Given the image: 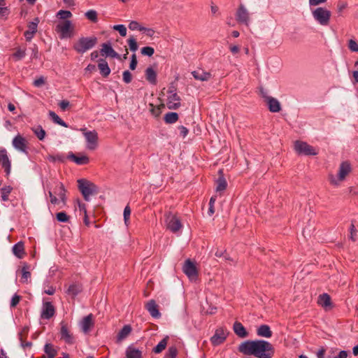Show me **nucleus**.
<instances>
[{
  "instance_id": "nucleus-57",
  "label": "nucleus",
  "mask_w": 358,
  "mask_h": 358,
  "mask_svg": "<svg viewBox=\"0 0 358 358\" xmlns=\"http://www.w3.org/2000/svg\"><path fill=\"white\" fill-rule=\"evenodd\" d=\"M215 202V198L212 196L209 201V208L208 213L209 215H212L214 213V203Z\"/></svg>"
},
{
  "instance_id": "nucleus-16",
  "label": "nucleus",
  "mask_w": 358,
  "mask_h": 358,
  "mask_svg": "<svg viewBox=\"0 0 358 358\" xmlns=\"http://www.w3.org/2000/svg\"><path fill=\"white\" fill-rule=\"evenodd\" d=\"M228 334L227 330L223 327L216 329L215 334L210 338V341L214 345L222 343Z\"/></svg>"
},
{
  "instance_id": "nucleus-40",
  "label": "nucleus",
  "mask_w": 358,
  "mask_h": 358,
  "mask_svg": "<svg viewBox=\"0 0 358 358\" xmlns=\"http://www.w3.org/2000/svg\"><path fill=\"white\" fill-rule=\"evenodd\" d=\"M13 188L11 186H4L1 189V200L3 201H8V196L10 193L11 192Z\"/></svg>"
},
{
  "instance_id": "nucleus-44",
  "label": "nucleus",
  "mask_w": 358,
  "mask_h": 358,
  "mask_svg": "<svg viewBox=\"0 0 358 358\" xmlns=\"http://www.w3.org/2000/svg\"><path fill=\"white\" fill-rule=\"evenodd\" d=\"M227 183L224 178H219L217 180L216 191L221 192L224 191L227 187Z\"/></svg>"
},
{
  "instance_id": "nucleus-18",
  "label": "nucleus",
  "mask_w": 358,
  "mask_h": 358,
  "mask_svg": "<svg viewBox=\"0 0 358 358\" xmlns=\"http://www.w3.org/2000/svg\"><path fill=\"white\" fill-rule=\"evenodd\" d=\"M55 313V310L51 302H45L43 304L41 317L45 320L50 319Z\"/></svg>"
},
{
  "instance_id": "nucleus-60",
  "label": "nucleus",
  "mask_w": 358,
  "mask_h": 358,
  "mask_svg": "<svg viewBox=\"0 0 358 358\" xmlns=\"http://www.w3.org/2000/svg\"><path fill=\"white\" fill-rule=\"evenodd\" d=\"M20 336V345L21 347L25 350L27 348H31L32 346V343L30 341L24 342L22 339L21 333L19 334Z\"/></svg>"
},
{
  "instance_id": "nucleus-17",
  "label": "nucleus",
  "mask_w": 358,
  "mask_h": 358,
  "mask_svg": "<svg viewBox=\"0 0 358 358\" xmlns=\"http://www.w3.org/2000/svg\"><path fill=\"white\" fill-rule=\"evenodd\" d=\"M100 53L102 56L109 57L111 58H119L120 55L117 53L112 47L110 42L103 43L101 45Z\"/></svg>"
},
{
  "instance_id": "nucleus-13",
  "label": "nucleus",
  "mask_w": 358,
  "mask_h": 358,
  "mask_svg": "<svg viewBox=\"0 0 358 358\" xmlns=\"http://www.w3.org/2000/svg\"><path fill=\"white\" fill-rule=\"evenodd\" d=\"M182 270L190 280H195L196 279L197 270L195 264L190 259H187L185 262Z\"/></svg>"
},
{
  "instance_id": "nucleus-14",
  "label": "nucleus",
  "mask_w": 358,
  "mask_h": 358,
  "mask_svg": "<svg viewBox=\"0 0 358 358\" xmlns=\"http://www.w3.org/2000/svg\"><path fill=\"white\" fill-rule=\"evenodd\" d=\"M0 164L4 169L6 176H9L11 171V162L5 148H0Z\"/></svg>"
},
{
  "instance_id": "nucleus-4",
  "label": "nucleus",
  "mask_w": 358,
  "mask_h": 358,
  "mask_svg": "<svg viewBox=\"0 0 358 358\" xmlns=\"http://www.w3.org/2000/svg\"><path fill=\"white\" fill-rule=\"evenodd\" d=\"M78 184L79 190L87 201L90 200L92 195L97 193V187L94 183L87 180L80 179L78 180Z\"/></svg>"
},
{
  "instance_id": "nucleus-7",
  "label": "nucleus",
  "mask_w": 358,
  "mask_h": 358,
  "mask_svg": "<svg viewBox=\"0 0 358 358\" xmlns=\"http://www.w3.org/2000/svg\"><path fill=\"white\" fill-rule=\"evenodd\" d=\"M61 39L69 38L73 36V25L71 20H64L59 22L55 28Z\"/></svg>"
},
{
  "instance_id": "nucleus-43",
  "label": "nucleus",
  "mask_w": 358,
  "mask_h": 358,
  "mask_svg": "<svg viewBox=\"0 0 358 358\" xmlns=\"http://www.w3.org/2000/svg\"><path fill=\"white\" fill-rule=\"evenodd\" d=\"M39 23V19L38 17H35L33 21L29 23L27 27V31H31L33 34H36L37 31L38 24Z\"/></svg>"
},
{
  "instance_id": "nucleus-32",
  "label": "nucleus",
  "mask_w": 358,
  "mask_h": 358,
  "mask_svg": "<svg viewBox=\"0 0 358 358\" xmlns=\"http://www.w3.org/2000/svg\"><path fill=\"white\" fill-rule=\"evenodd\" d=\"M44 352L47 355L46 358H55L57 354V350L52 343H46L44 345Z\"/></svg>"
},
{
  "instance_id": "nucleus-37",
  "label": "nucleus",
  "mask_w": 358,
  "mask_h": 358,
  "mask_svg": "<svg viewBox=\"0 0 358 358\" xmlns=\"http://www.w3.org/2000/svg\"><path fill=\"white\" fill-rule=\"evenodd\" d=\"M49 117L55 123L64 127H68L67 124L63 121L55 112L50 111Z\"/></svg>"
},
{
  "instance_id": "nucleus-50",
  "label": "nucleus",
  "mask_w": 358,
  "mask_h": 358,
  "mask_svg": "<svg viewBox=\"0 0 358 358\" xmlns=\"http://www.w3.org/2000/svg\"><path fill=\"white\" fill-rule=\"evenodd\" d=\"M141 54L143 55L151 57V56L153 55V54L155 52V50L152 47L146 46V47H143L141 49Z\"/></svg>"
},
{
  "instance_id": "nucleus-47",
  "label": "nucleus",
  "mask_w": 358,
  "mask_h": 358,
  "mask_svg": "<svg viewBox=\"0 0 358 358\" xmlns=\"http://www.w3.org/2000/svg\"><path fill=\"white\" fill-rule=\"evenodd\" d=\"M57 16L62 20H67L72 16V13L69 10H60L57 12Z\"/></svg>"
},
{
  "instance_id": "nucleus-5",
  "label": "nucleus",
  "mask_w": 358,
  "mask_h": 358,
  "mask_svg": "<svg viewBox=\"0 0 358 358\" xmlns=\"http://www.w3.org/2000/svg\"><path fill=\"white\" fill-rule=\"evenodd\" d=\"M55 194L59 196V199L50 189L48 190V195L50 196L51 203L53 205H58L62 203L63 206H65L66 203V189L62 182H57Z\"/></svg>"
},
{
  "instance_id": "nucleus-26",
  "label": "nucleus",
  "mask_w": 358,
  "mask_h": 358,
  "mask_svg": "<svg viewBox=\"0 0 358 358\" xmlns=\"http://www.w3.org/2000/svg\"><path fill=\"white\" fill-rule=\"evenodd\" d=\"M98 67H99V69L100 71V73L103 76V77H107L110 75V69L108 64V62L103 59H100L98 62Z\"/></svg>"
},
{
  "instance_id": "nucleus-61",
  "label": "nucleus",
  "mask_w": 358,
  "mask_h": 358,
  "mask_svg": "<svg viewBox=\"0 0 358 358\" xmlns=\"http://www.w3.org/2000/svg\"><path fill=\"white\" fill-rule=\"evenodd\" d=\"M140 24L137 21H131L129 24V29L132 31L138 30Z\"/></svg>"
},
{
  "instance_id": "nucleus-3",
  "label": "nucleus",
  "mask_w": 358,
  "mask_h": 358,
  "mask_svg": "<svg viewBox=\"0 0 358 358\" xmlns=\"http://www.w3.org/2000/svg\"><path fill=\"white\" fill-rule=\"evenodd\" d=\"M97 43L96 36L81 37L73 45V49L78 53L83 54L93 48Z\"/></svg>"
},
{
  "instance_id": "nucleus-31",
  "label": "nucleus",
  "mask_w": 358,
  "mask_h": 358,
  "mask_svg": "<svg viewBox=\"0 0 358 358\" xmlns=\"http://www.w3.org/2000/svg\"><path fill=\"white\" fill-rule=\"evenodd\" d=\"M317 303L322 307L328 308L331 306V298L326 293L320 294L318 297Z\"/></svg>"
},
{
  "instance_id": "nucleus-42",
  "label": "nucleus",
  "mask_w": 358,
  "mask_h": 358,
  "mask_svg": "<svg viewBox=\"0 0 358 358\" xmlns=\"http://www.w3.org/2000/svg\"><path fill=\"white\" fill-rule=\"evenodd\" d=\"M33 131L34 134L37 136V138L42 141L45 138V131L43 129V127L40 125L33 128Z\"/></svg>"
},
{
  "instance_id": "nucleus-41",
  "label": "nucleus",
  "mask_w": 358,
  "mask_h": 358,
  "mask_svg": "<svg viewBox=\"0 0 358 358\" xmlns=\"http://www.w3.org/2000/svg\"><path fill=\"white\" fill-rule=\"evenodd\" d=\"M85 16L92 22H98V14L95 10H89L85 13Z\"/></svg>"
},
{
  "instance_id": "nucleus-8",
  "label": "nucleus",
  "mask_w": 358,
  "mask_h": 358,
  "mask_svg": "<svg viewBox=\"0 0 358 358\" xmlns=\"http://www.w3.org/2000/svg\"><path fill=\"white\" fill-rule=\"evenodd\" d=\"M83 132L86 141V148L90 150H94L98 147V133L95 130L88 131L86 128L80 129Z\"/></svg>"
},
{
  "instance_id": "nucleus-24",
  "label": "nucleus",
  "mask_w": 358,
  "mask_h": 358,
  "mask_svg": "<svg viewBox=\"0 0 358 358\" xmlns=\"http://www.w3.org/2000/svg\"><path fill=\"white\" fill-rule=\"evenodd\" d=\"M61 339L64 340L66 343L71 344L73 342V338L68 330L65 324H62L60 330Z\"/></svg>"
},
{
  "instance_id": "nucleus-6",
  "label": "nucleus",
  "mask_w": 358,
  "mask_h": 358,
  "mask_svg": "<svg viewBox=\"0 0 358 358\" xmlns=\"http://www.w3.org/2000/svg\"><path fill=\"white\" fill-rule=\"evenodd\" d=\"M314 20L322 26L329 24L331 17V12L325 8L318 7L312 10Z\"/></svg>"
},
{
  "instance_id": "nucleus-63",
  "label": "nucleus",
  "mask_w": 358,
  "mask_h": 358,
  "mask_svg": "<svg viewBox=\"0 0 358 358\" xmlns=\"http://www.w3.org/2000/svg\"><path fill=\"white\" fill-rule=\"evenodd\" d=\"M44 83H45V80H44L43 77H42V76L36 79L34 81V85L36 87H39L42 86Z\"/></svg>"
},
{
  "instance_id": "nucleus-9",
  "label": "nucleus",
  "mask_w": 358,
  "mask_h": 358,
  "mask_svg": "<svg viewBox=\"0 0 358 358\" xmlns=\"http://www.w3.org/2000/svg\"><path fill=\"white\" fill-rule=\"evenodd\" d=\"M165 223L167 229L173 234H180V231L182 228L180 220L173 213H169L166 215Z\"/></svg>"
},
{
  "instance_id": "nucleus-10",
  "label": "nucleus",
  "mask_w": 358,
  "mask_h": 358,
  "mask_svg": "<svg viewBox=\"0 0 358 358\" xmlns=\"http://www.w3.org/2000/svg\"><path fill=\"white\" fill-rule=\"evenodd\" d=\"M294 150L299 155L306 156H314L318 153L317 150L314 147L301 141H296L294 143Z\"/></svg>"
},
{
  "instance_id": "nucleus-58",
  "label": "nucleus",
  "mask_w": 358,
  "mask_h": 358,
  "mask_svg": "<svg viewBox=\"0 0 358 358\" xmlns=\"http://www.w3.org/2000/svg\"><path fill=\"white\" fill-rule=\"evenodd\" d=\"M136 65H137L136 56V54L134 53L131 57V62L129 64L130 69L134 70L136 67Z\"/></svg>"
},
{
  "instance_id": "nucleus-56",
  "label": "nucleus",
  "mask_w": 358,
  "mask_h": 358,
  "mask_svg": "<svg viewBox=\"0 0 358 358\" xmlns=\"http://www.w3.org/2000/svg\"><path fill=\"white\" fill-rule=\"evenodd\" d=\"M20 296L17 294H15L10 300V308L15 307L20 302Z\"/></svg>"
},
{
  "instance_id": "nucleus-34",
  "label": "nucleus",
  "mask_w": 358,
  "mask_h": 358,
  "mask_svg": "<svg viewBox=\"0 0 358 358\" xmlns=\"http://www.w3.org/2000/svg\"><path fill=\"white\" fill-rule=\"evenodd\" d=\"M145 78L151 84H156L157 83V73L152 67H148L145 70Z\"/></svg>"
},
{
  "instance_id": "nucleus-12",
  "label": "nucleus",
  "mask_w": 358,
  "mask_h": 358,
  "mask_svg": "<svg viewBox=\"0 0 358 358\" xmlns=\"http://www.w3.org/2000/svg\"><path fill=\"white\" fill-rule=\"evenodd\" d=\"M236 19L239 24L249 26L250 23V14L245 6L241 4L236 13Z\"/></svg>"
},
{
  "instance_id": "nucleus-2",
  "label": "nucleus",
  "mask_w": 358,
  "mask_h": 358,
  "mask_svg": "<svg viewBox=\"0 0 358 358\" xmlns=\"http://www.w3.org/2000/svg\"><path fill=\"white\" fill-rule=\"evenodd\" d=\"M351 171V166L348 162H343L341 164L337 175L329 174V180L334 186H338L343 181L345 177Z\"/></svg>"
},
{
  "instance_id": "nucleus-27",
  "label": "nucleus",
  "mask_w": 358,
  "mask_h": 358,
  "mask_svg": "<svg viewBox=\"0 0 358 358\" xmlns=\"http://www.w3.org/2000/svg\"><path fill=\"white\" fill-rule=\"evenodd\" d=\"M192 75L196 80L201 81H207L211 78V74L209 72L202 70L194 71L192 72Z\"/></svg>"
},
{
  "instance_id": "nucleus-45",
  "label": "nucleus",
  "mask_w": 358,
  "mask_h": 358,
  "mask_svg": "<svg viewBox=\"0 0 358 358\" xmlns=\"http://www.w3.org/2000/svg\"><path fill=\"white\" fill-rule=\"evenodd\" d=\"M47 159H48V160H49L50 162H64L65 160V157L64 156V155H62V154H57L56 155H50L47 157Z\"/></svg>"
},
{
  "instance_id": "nucleus-59",
  "label": "nucleus",
  "mask_w": 358,
  "mask_h": 358,
  "mask_svg": "<svg viewBox=\"0 0 358 358\" xmlns=\"http://www.w3.org/2000/svg\"><path fill=\"white\" fill-rule=\"evenodd\" d=\"M25 50L22 49H18L15 53L14 57L18 59H21L25 57Z\"/></svg>"
},
{
  "instance_id": "nucleus-23",
  "label": "nucleus",
  "mask_w": 358,
  "mask_h": 358,
  "mask_svg": "<svg viewBox=\"0 0 358 358\" xmlns=\"http://www.w3.org/2000/svg\"><path fill=\"white\" fill-rule=\"evenodd\" d=\"M266 102L271 112L278 113L281 110L280 103L277 99L271 96Z\"/></svg>"
},
{
  "instance_id": "nucleus-28",
  "label": "nucleus",
  "mask_w": 358,
  "mask_h": 358,
  "mask_svg": "<svg viewBox=\"0 0 358 358\" xmlns=\"http://www.w3.org/2000/svg\"><path fill=\"white\" fill-rule=\"evenodd\" d=\"M233 328L236 334L240 338H245L248 336V334L241 323L236 322L234 324Z\"/></svg>"
},
{
  "instance_id": "nucleus-48",
  "label": "nucleus",
  "mask_w": 358,
  "mask_h": 358,
  "mask_svg": "<svg viewBox=\"0 0 358 358\" xmlns=\"http://www.w3.org/2000/svg\"><path fill=\"white\" fill-rule=\"evenodd\" d=\"M113 29L117 31L121 36H125L127 35V28L124 24L114 25Z\"/></svg>"
},
{
  "instance_id": "nucleus-20",
  "label": "nucleus",
  "mask_w": 358,
  "mask_h": 358,
  "mask_svg": "<svg viewBox=\"0 0 358 358\" xmlns=\"http://www.w3.org/2000/svg\"><path fill=\"white\" fill-rule=\"evenodd\" d=\"M69 159H71L78 165H85L89 163L90 159L85 155H80L79 156L76 155L72 152H70L67 156Z\"/></svg>"
},
{
  "instance_id": "nucleus-53",
  "label": "nucleus",
  "mask_w": 358,
  "mask_h": 358,
  "mask_svg": "<svg viewBox=\"0 0 358 358\" xmlns=\"http://www.w3.org/2000/svg\"><path fill=\"white\" fill-rule=\"evenodd\" d=\"M348 48L352 52H358V43L353 39H350L348 41Z\"/></svg>"
},
{
  "instance_id": "nucleus-54",
  "label": "nucleus",
  "mask_w": 358,
  "mask_h": 358,
  "mask_svg": "<svg viewBox=\"0 0 358 358\" xmlns=\"http://www.w3.org/2000/svg\"><path fill=\"white\" fill-rule=\"evenodd\" d=\"M10 13L9 8L6 6H0V17H6Z\"/></svg>"
},
{
  "instance_id": "nucleus-55",
  "label": "nucleus",
  "mask_w": 358,
  "mask_h": 358,
  "mask_svg": "<svg viewBox=\"0 0 358 358\" xmlns=\"http://www.w3.org/2000/svg\"><path fill=\"white\" fill-rule=\"evenodd\" d=\"M123 81L128 84L131 81V73L129 71H124L122 73Z\"/></svg>"
},
{
  "instance_id": "nucleus-64",
  "label": "nucleus",
  "mask_w": 358,
  "mask_h": 358,
  "mask_svg": "<svg viewBox=\"0 0 358 358\" xmlns=\"http://www.w3.org/2000/svg\"><path fill=\"white\" fill-rule=\"evenodd\" d=\"M178 129L180 130V134L183 138L186 137L189 132V130L187 129V128L184 126H180Z\"/></svg>"
},
{
  "instance_id": "nucleus-39",
  "label": "nucleus",
  "mask_w": 358,
  "mask_h": 358,
  "mask_svg": "<svg viewBox=\"0 0 358 358\" xmlns=\"http://www.w3.org/2000/svg\"><path fill=\"white\" fill-rule=\"evenodd\" d=\"M168 337L164 338L159 343L153 348V352L156 354L162 352L166 347Z\"/></svg>"
},
{
  "instance_id": "nucleus-29",
  "label": "nucleus",
  "mask_w": 358,
  "mask_h": 358,
  "mask_svg": "<svg viewBox=\"0 0 358 358\" xmlns=\"http://www.w3.org/2000/svg\"><path fill=\"white\" fill-rule=\"evenodd\" d=\"M30 266L24 263L22 267L21 273L22 278L21 282L22 283H27L31 278V273L29 271Z\"/></svg>"
},
{
  "instance_id": "nucleus-15",
  "label": "nucleus",
  "mask_w": 358,
  "mask_h": 358,
  "mask_svg": "<svg viewBox=\"0 0 358 358\" xmlns=\"http://www.w3.org/2000/svg\"><path fill=\"white\" fill-rule=\"evenodd\" d=\"M255 346L256 341H246L238 346V350L244 355L255 356Z\"/></svg>"
},
{
  "instance_id": "nucleus-11",
  "label": "nucleus",
  "mask_w": 358,
  "mask_h": 358,
  "mask_svg": "<svg viewBox=\"0 0 358 358\" xmlns=\"http://www.w3.org/2000/svg\"><path fill=\"white\" fill-rule=\"evenodd\" d=\"M166 104L171 110H176L180 106V98L174 87H170L168 91Z\"/></svg>"
},
{
  "instance_id": "nucleus-1",
  "label": "nucleus",
  "mask_w": 358,
  "mask_h": 358,
  "mask_svg": "<svg viewBox=\"0 0 358 358\" xmlns=\"http://www.w3.org/2000/svg\"><path fill=\"white\" fill-rule=\"evenodd\" d=\"M274 354L272 345L264 340H256L255 356L257 358H271Z\"/></svg>"
},
{
  "instance_id": "nucleus-51",
  "label": "nucleus",
  "mask_w": 358,
  "mask_h": 358,
  "mask_svg": "<svg viewBox=\"0 0 358 358\" xmlns=\"http://www.w3.org/2000/svg\"><path fill=\"white\" fill-rule=\"evenodd\" d=\"M57 220L60 222H66L69 220V217L64 212H59L56 214Z\"/></svg>"
},
{
  "instance_id": "nucleus-33",
  "label": "nucleus",
  "mask_w": 358,
  "mask_h": 358,
  "mask_svg": "<svg viewBox=\"0 0 358 358\" xmlns=\"http://www.w3.org/2000/svg\"><path fill=\"white\" fill-rule=\"evenodd\" d=\"M257 335L262 337L270 338L272 336V332L268 325L262 324L257 329Z\"/></svg>"
},
{
  "instance_id": "nucleus-49",
  "label": "nucleus",
  "mask_w": 358,
  "mask_h": 358,
  "mask_svg": "<svg viewBox=\"0 0 358 358\" xmlns=\"http://www.w3.org/2000/svg\"><path fill=\"white\" fill-rule=\"evenodd\" d=\"M178 354V350L175 346H171L166 355V358H176Z\"/></svg>"
},
{
  "instance_id": "nucleus-36",
  "label": "nucleus",
  "mask_w": 358,
  "mask_h": 358,
  "mask_svg": "<svg viewBox=\"0 0 358 358\" xmlns=\"http://www.w3.org/2000/svg\"><path fill=\"white\" fill-rule=\"evenodd\" d=\"M178 120V115L175 112H170L164 115V121L167 124H173Z\"/></svg>"
},
{
  "instance_id": "nucleus-62",
  "label": "nucleus",
  "mask_w": 358,
  "mask_h": 358,
  "mask_svg": "<svg viewBox=\"0 0 358 358\" xmlns=\"http://www.w3.org/2000/svg\"><path fill=\"white\" fill-rule=\"evenodd\" d=\"M70 105V103L69 101L67 100H62V101H60V103H59V108L63 110H66L67 109V108Z\"/></svg>"
},
{
  "instance_id": "nucleus-38",
  "label": "nucleus",
  "mask_w": 358,
  "mask_h": 358,
  "mask_svg": "<svg viewBox=\"0 0 358 358\" xmlns=\"http://www.w3.org/2000/svg\"><path fill=\"white\" fill-rule=\"evenodd\" d=\"M81 292V287L78 284L71 285L66 290V293L73 296H76Z\"/></svg>"
},
{
  "instance_id": "nucleus-46",
  "label": "nucleus",
  "mask_w": 358,
  "mask_h": 358,
  "mask_svg": "<svg viewBox=\"0 0 358 358\" xmlns=\"http://www.w3.org/2000/svg\"><path fill=\"white\" fill-rule=\"evenodd\" d=\"M129 49L131 52H135L138 50V44L134 36H130L127 41Z\"/></svg>"
},
{
  "instance_id": "nucleus-35",
  "label": "nucleus",
  "mask_w": 358,
  "mask_h": 358,
  "mask_svg": "<svg viewBox=\"0 0 358 358\" xmlns=\"http://www.w3.org/2000/svg\"><path fill=\"white\" fill-rule=\"evenodd\" d=\"M131 327L129 324L124 325L117 334V340L122 341L127 338L131 332Z\"/></svg>"
},
{
  "instance_id": "nucleus-30",
  "label": "nucleus",
  "mask_w": 358,
  "mask_h": 358,
  "mask_svg": "<svg viewBox=\"0 0 358 358\" xmlns=\"http://www.w3.org/2000/svg\"><path fill=\"white\" fill-rule=\"evenodd\" d=\"M13 254L19 259H22L24 254V244L20 241L15 243L12 248Z\"/></svg>"
},
{
  "instance_id": "nucleus-22",
  "label": "nucleus",
  "mask_w": 358,
  "mask_h": 358,
  "mask_svg": "<svg viewBox=\"0 0 358 358\" xmlns=\"http://www.w3.org/2000/svg\"><path fill=\"white\" fill-rule=\"evenodd\" d=\"M146 309L154 318H159L161 315L158 310V306L154 300H150L147 303Z\"/></svg>"
},
{
  "instance_id": "nucleus-25",
  "label": "nucleus",
  "mask_w": 358,
  "mask_h": 358,
  "mask_svg": "<svg viewBox=\"0 0 358 358\" xmlns=\"http://www.w3.org/2000/svg\"><path fill=\"white\" fill-rule=\"evenodd\" d=\"M125 358H142V352L138 348L130 345L126 350Z\"/></svg>"
},
{
  "instance_id": "nucleus-19",
  "label": "nucleus",
  "mask_w": 358,
  "mask_h": 358,
  "mask_svg": "<svg viewBox=\"0 0 358 358\" xmlns=\"http://www.w3.org/2000/svg\"><path fill=\"white\" fill-rule=\"evenodd\" d=\"M93 326L92 315L91 314L84 317L79 323L80 329L85 334L90 331L91 327Z\"/></svg>"
},
{
  "instance_id": "nucleus-52",
  "label": "nucleus",
  "mask_w": 358,
  "mask_h": 358,
  "mask_svg": "<svg viewBox=\"0 0 358 358\" xmlns=\"http://www.w3.org/2000/svg\"><path fill=\"white\" fill-rule=\"evenodd\" d=\"M130 215H131V209L128 206H127L124 209V213H123L124 223L127 226L128 225V223H129Z\"/></svg>"
},
{
  "instance_id": "nucleus-21",
  "label": "nucleus",
  "mask_w": 358,
  "mask_h": 358,
  "mask_svg": "<svg viewBox=\"0 0 358 358\" xmlns=\"http://www.w3.org/2000/svg\"><path fill=\"white\" fill-rule=\"evenodd\" d=\"M13 145L16 150L24 153H27L25 139L21 136L17 135L13 139Z\"/></svg>"
}]
</instances>
